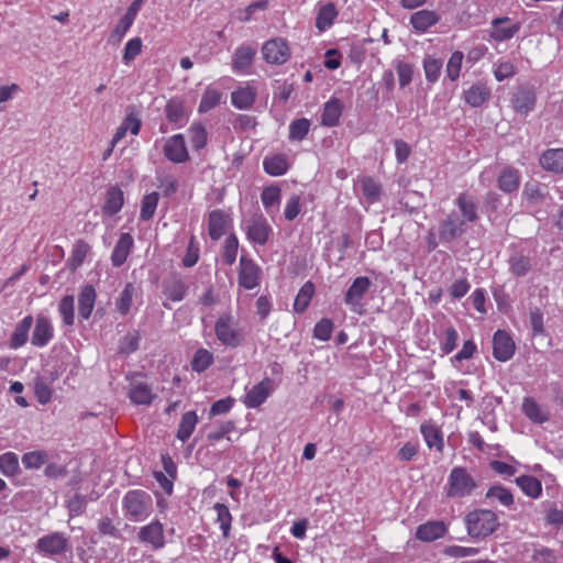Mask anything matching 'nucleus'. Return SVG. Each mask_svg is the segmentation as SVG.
<instances>
[{
	"label": "nucleus",
	"mask_w": 563,
	"mask_h": 563,
	"mask_svg": "<svg viewBox=\"0 0 563 563\" xmlns=\"http://www.w3.org/2000/svg\"><path fill=\"white\" fill-rule=\"evenodd\" d=\"M214 335L221 345L230 349L243 345L246 340L244 329L231 313H224L216 320Z\"/></svg>",
	"instance_id": "f257e3e1"
},
{
	"label": "nucleus",
	"mask_w": 563,
	"mask_h": 563,
	"mask_svg": "<svg viewBox=\"0 0 563 563\" xmlns=\"http://www.w3.org/2000/svg\"><path fill=\"white\" fill-rule=\"evenodd\" d=\"M464 522L467 533L472 538H485L494 533L499 527L497 515L489 509H475L468 512Z\"/></svg>",
	"instance_id": "f03ea898"
},
{
	"label": "nucleus",
	"mask_w": 563,
	"mask_h": 563,
	"mask_svg": "<svg viewBox=\"0 0 563 563\" xmlns=\"http://www.w3.org/2000/svg\"><path fill=\"white\" fill-rule=\"evenodd\" d=\"M125 517L131 521L145 520L153 510V500L150 494L135 489L128 492L122 500Z\"/></svg>",
	"instance_id": "7ed1b4c3"
},
{
	"label": "nucleus",
	"mask_w": 563,
	"mask_h": 563,
	"mask_svg": "<svg viewBox=\"0 0 563 563\" xmlns=\"http://www.w3.org/2000/svg\"><path fill=\"white\" fill-rule=\"evenodd\" d=\"M246 239L254 245H265L273 236V228L266 217L256 211L242 221Z\"/></svg>",
	"instance_id": "20e7f679"
},
{
	"label": "nucleus",
	"mask_w": 563,
	"mask_h": 563,
	"mask_svg": "<svg viewBox=\"0 0 563 563\" xmlns=\"http://www.w3.org/2000/svg\"><path fill=\"white\" fill-rule=\"evenodd\" d=\"M476 486L475 479L465 468L454 467L448 478L445 495L449 498H463L471 495Z\"/></svg>",
	"instance_id": "39448f33"
},
{
	"label": "nucleus",
	"mask_w": 563,
	"mask_h": 563,
	"mask_svg": "<svg viewBox=\"0 0 563 563\" xmlns=\"http://www.w3.org/2000/svg\"><path fill=\"white\" fill-rule=\"evenodd\" d=\"M262 55L264 60L271 65H283L290 58L291 51L287 40L273 37L263 44Z\"/></svg>",
	"instance_id": "423d86ee"
},
{
	"label": "nucleus",
	"mask_w": 563,
	"mask_h": 563,
	"mask_svg": "<svg viewBox=\"0 0 563 563\" xmlns=\"http://www.w3.org/2000/svg\"><path fill=\"white\" fill-rule=\"evenodd\" d=\"M262 269L254 260L242 255L239 264L238 282L240 287L251 290L261 282Z\"/></svg>",
	"instance_id": "0eeeda50"
},
{
	"label": "nucleus",
	"mask_w": 563,
	"mask_h": 563,
	"mask_svg": "<svg viewBox=\"0 0 563 563\" xmlns=\"http://www.w3.org/2000/svg\"><path fill=\"white\" fill-rule=\"evenodd\" d=\"M163 153L168 161L175 164L186 163L190 158L183 134H175L166 139L163 145Z\"/></svg>",
	"instance_id": "6e6552de"
},
{
	"label": "nucleus",
	"mask_w": 563,
	"mask_h": 563,
	"mask_svg": "<svg viewBox=\"0 0 563 563\" xmlns=\"http://www.w3.org/2000/svg\"><path fill=\"white\" fill-rule=\"evenodd\" d=\"M372 286V282L368 277L361 276L353 280L352 285L349 287L344 301L347 306L352 308L354 312L361 313L363 303L362 300L364 296L367 294L368 289Z\"/></svg>",
	"instance_id": "1a4fd4ad"
},
{
	"label": "nucleus",
	"mask_w": 563,
	"mask_h": 563,
	"mask_svg": "<svg viewBox=\"0 0 563 563\" xmlns=\"http://www.w3.org/2000/svg\"><path fill=\"white\" fill-rule=\"evenodd\" d=\"M275 389V383L272 378L266 377L258 384L246 390L244 404L249 408H257L271 396Z\"/></svg>",
	"instance_id": "9d476101"
},
{
	"label": "nucleus",
	"mask_w": 563,
	"mask_h": 563,
	"mask_svg": "<svg viewBox=\"0 0 563 563\" xmlns=\"http://www.w3.org/2000/svg\"><path fill=\"white\" fill-rule=\"evenodd\" d=\"M232 227V218L229 212L216 209L208 216V233L214 241L219 240Z\"/></svg>",
	"instance_id": "9b49d317"
},
{
	"label": "nucleus",
	"mask_w": 563,
	"mask_h": 563,
	"mask_svg": "<svg viewBox=\"0 0 563 563\" xmlns=\"http://www.w3.org/2000/svg\"><path fill=\"white\" fill-rule=\"evenodd\" d=\"M53 338L54 327L51 319L44 314H37L31 338L32 345L36 347H44Z\"/></svg>",
	"instance_id": "f8f14e48"
},
{
	"label": "nucleus",
	"mask_w": 563,
	"mask_h": 563,
	"mask_svg": "<svg viewBox=\"0 0 563 563\" xmlns=\"http://www.w3.org/2000/svg\"><path fill=\"white\" fill-rule=\"evenodd\" d=\"M516 345L511 336L504 330H498L493 338V354L496 360L506 362L515 354Z\"/></svg>",
	"instance_id": "ddd939ff"
},
{
	"label": "nucleus",
	"mask_w": 563,
	"mask_h": 563,
	"mask_svg": "<svg viewBox=\"0 0 563 563\" xmlns=\"http://www.w3.org/2000/svg\"><path fill=\"white\" fill-rule=\"evenodd\" d=\"M68 539L60 532H53L51 534L40 538L36 542L38 552L58 555L66 551Z\"/></svg>",
	"instance_id": "4468645a"
},
{
	"label": "nucleus",
	"mask_w": 563,
	"mask_h": 563,
	"mask_svg": "<svg viewBox=\"0 0 563 563\" xmlns=\"http://www.w3.org/2000/svg\"><path fill=\"white\" fill-rule=\"evenodd\" d=\"M256 48L252 45L243 44L239 46L232 57V69L238 74H250L253 65Z\"/></svg>",
	"instance_id": "2eb2a0df"
},
{
	"label": "nucleus",
	"mask_w": 563,
	"mask_h": 563,
	"mask_svg": "<svg viewBox=\"0 0 563 563\" xmlns=\"http://www.w3.org/2000/svg\"><path fill=\"white\" fill-rule=\"evenodd\" d=\"M339 15L335 4L330 1H320L317 4L316 27L319 32L329 30Z\"/></svg>",
	"instance_id": "dca6fc26"
},
{
	"label": "nucleus",
	"mask_w": 563,
	"mask_h": 563,
	"mask_svg": "<svg viewBox=\"0 0 563 563\" xmlns=\"http://www.w3.org/2000/svg\"><path fill=\"white\" fill-rule=\"evenodd\" d=\"M139 540L151 544L155 550L163 548L165 543L163 525L156 520L142 527L139 531Z\"/></svg>",
	"instance_id": "f3484780"
},
{
	"label": "nucleus",
	"mask_w": 563,
	"mask_h": 563,
	"mask_svg": "<svg viewBox=\"0 0 563 563\" xmlns=\"http://www.w3.org/2000/svg\"><path fill=\"white\" fill-rule=\"evenodd\" d=\"M520 30V24L509 18H498L492 23L490 37L498 42L511 38Z\"/></svg>",
	"instance_id": "a211bd4d"
},
{
	"label": "nucleus",
	"mask_w": 563,
	"mask_h": 563,
	"mask_svg": "<svg viewBox=\"0 0 563 563\" xmlns=\"http://www.w3.org/2000/svg\"><path fill=\"white\" fill-rule=\"evenodd\" d=\"M492 97V89L485 82H477L464 90V101L473 108L482 107Z\"/></svg>",
	"instance_id": "6ab92c4d"
},
{
	"label": "nucleus",
	"mask_w": 563,
	"mask_h": 563,
	"mask_svg": "<svg viewBox=\"0 0 563 563\" xmlns=\"http://www.w3.org/2000/svg\"><path fill=\"white\" fill-rule=\"evenodd\" d=\"M521 183L520 172L512 166H505L498 175V188L506 192H517Z\"/></svg>",
	"instance_id": "aec40b11"
},
{
	"label": "nucleus",
	"mask_w": 563,
	"mask_h": 563,
	"mask_svg": "<svg viewBox=\"0 0 563 563\" xmlns=\"http://www.w3.org/2000/svg\"><path fill=\"white\" fill-rule=\"evenodd\" d=\"M34 319L31 314L25 316L19 321L9 340V346L12 350H18L24 346L29 341L30 330L33 325Z\"/></svg>",
	"instance_id": "412c9836"
},
{
	"label": "nucleus",
	"mask_w": 563,
	"mask_h": 563,
	"mask_svg": "<svg viewBox=\"0 0 563 563\" xmlns=\"http://www.w3.org/2000/svg\"><path fill=\"white\" fill-rule=\"evenodd\" d=\"M166 118L176 128L184 126L189 118V113L185 108L184 101L179 98H172L165 106Z\"/></svg>",
	"instance_id": "4be33fe9"
},
{
	"label": "nucleus",
	"mask_w": 563,
	"mask_h": 563,
	"mask_svg": "<svg viewBox=\"0 0 563 563\" xmlns=\"http://www.w3.org/2000/svg\"><path fill=\"white\" fill-rule=\"evenodd\" d=\"M134 246V239L130 233H121L111 254V262L114 267L122 266L128 260Z\"/></svg>",
	"instance_id": "5701e85b"
},
{
	"label": "nucleus",
	"mask_w": 563,
	"mask_h": 563,
	"mask_svg": "<svg viewBox=\"0 0 563 563\" xmlns=\"http://www.w3.org/2000/svg\"><path fill=\"white\" fill-rule=\"evenodd\" d=\"M124 205V194L118 186H110L104 195L102 213L106 217L117 214Z\"/></svg>",
	"instance_id": "b1692460"
},
{
	"label": "nucleus",
	"mask_w": 563,
	"mask_h": 563,
	"mask_svg": "<svg viewBox=\"0 0 563 563\" xmlns=\"http://www.w3.org/2000/svg\"><path fill=\"white\" fill-rule=\"evenodd\" d=\"M143 0H134L132 4L129 7L126 13L119 21L118 25L113 30L111 34V38H115V42L119 43L124 37L126 32L132 26L136 14L142 5Z\"/></svg>",
	"instance_id": "393cba45"
},
{
	"label": "nucleus",
	"mask_w": 563,
	"mask_h": 563,
	"mask_svg": "<svg viewBox=\"0 0 563 563\" xmlns=\"http://www.w3.org/2000/svg\"><path fill=\"white\" fill-rule=\"evenodd\" d=\"M536 101V93L532 90L526 88L518 89L511 98L514 110L517 113L523 115L528 114L534 109Z\"/></svg>",
	"instance_id": "a878e982"
},
{
	"label": "nucleus",
	"mask_w": 563,
	"mask_h": 563,
	"mask_svg": "<svg viewBox=\"0 0 563 563\" xmlns=\"http://www.w3.org/2000/svg\"><path fill=\"white\" fill-rule=\"evenodd\" d=\"M448 529L443 521H428L420 525L416 531V538L423 542H432L445 536Z\"/></svg>",
	"instance_id": "bb28decb"
},
{
	"label": "nucleus",
	"mask_w": 563,
	"mask_h": 563,
	"mask_svg": "<svg viewBox=\"0 0 563 563\" xmlns=\"http://www.w3.org/2000/svg\"><path fill=\"white\" fill-rule=\"evenodd\" d=\"M256 95V89L250 82H246L231 93V102L238 109H249L255 102Z\"/></svg>",
	"instance_id": "cd10ccee"
},
{
	"label": "nucleus",
	"mask_w": 563,
	"mask_h": 563,
	"mask_svg": "<svg viewBox=\"0 0 563 563\" xmlns=\"http://www.w3.org/2000/svg\"><path fill=\"white\" fill-rule=\"evenodd\" d=\"M261 200H262V203H263L264 209L267 212V214L271 218H274L278 213L279 207H280V201H282L280 188L276 185H271V186L265 187L262 190Z\"/></svg>",
	"instance_id": "c85d7f7f"
},
{
	"label": "nucleus",
	"mask_w": 563,
	"mask_h": 563,
	"mask_svg": "<svg viewBox=\"0 0 563 563\" xmlns=\"http://www.w3.org/2000/svg\"><path fill=\"white\" fill-rule=\"evenodd\" d=\"M97 292L93 286L85 285L78 295V312L82 320H88L93 311Z\"/></svg>",
	"instance_id": "c756f323"
},
{
	"label": "nucleus",
	"mask_w": 563,
	"mask_h": 563,
	"mask_svg": "<svg viewBox=\"0 0 563 563\" xmlns=\"http://www.w3.org/2000/svg\"><path fill=\"white\" fill-rule=\"evenodd\" d=\"M141 126L142 121L139 115L134 112L128 113L112 137V147H114L128 132L133 135H137Z\"/></svg>",
	"instance_id": "7c9ffc66"
},
{
	"label": "nucleus",
	"mask_w": 563,
	"mask_h": 563,
	"mask_svg": "<svg viewBox=\"0 0 563 563\" xmlns=\"http://www.w3.org/2000/svg\"><path fill=\"white\" fill-rule=\"evenodd\" d=\"M343 102L338 98H331L324 103L321 114V124L325 126H336L343 112Z\"/></svg>",
	"instance_id": "2f4dec72"
},
{
	"label": "nucleus",
	"mask_w": 563,
	"mask_h": 563,
	"mask_svg": "<svg viewBox=\"0 0 563 563\" xmlns=\"http://www.w3.org/2000/svg\"><path fill=\"white\" fill-rule=\"evenodd\" d=\"M464 231L465 221L451 214L441 223L439 234L441 240L450 242L463 234Z\"/></svg>",
	"instance_id": "473e14b6"
},
{
	"label": "nucleus",
	"mask_w": 563,
	"mask_h": 563,
	"mask_svg": "<svg viewBox=\"0 0 563 563\" xmlns=\"http://www.w3.org/2000/svg\"><path fill=\"white\" fill-rule=\"evenodd\" d=\"M440 21V15L432 10H420L410 16V24L419 32L424 33Z\"/></svg>",
	"instance_id": "72a5a7b5"
},
{
	"label": "nucleus",
	"mask_w": 563,
	"mask_h": 563,
	"mask_svg": "<svg viewBox=\"0 0 563 563\" xmlns=\"http://www.w3.org/2000/svg\"><path fill=\"white\" fill-rule=\"evenodd\" d=\"M156 395L146 383H135L131 385L129 398L135 405L148 406L153 402Z\"/></svg>",
	"instance_id": "f704fd0d"
},
{
	"label": "nucleus",
	"mask_w": 563,
	"mask_h": 563,
	"mask_svg": "<svg viewBox=\"0 0 563 563\" xmlns=\"http://www.w3.org/2000/svg\"><path fill=\"white\" fill-rule=\"evenodd\" d=\"M541 166L553 173L563 172V148H551L545 151L540 158Z\"/></svg>",
	"instance_id": "c9c22d12"
},
{
	"label": "nucleus",
	"mask_w": 563,
	"mask_h": 563,
	"mask_svg": "<svg viewBox=\"0 0 563 563\" xmlns=\"http://www.w3.org/2000/svg\"><path fill=\"white\" fill-rule=\"evenodd\" d=\"M263 167L271 176H282L288 170L289 164L285 154H275L264 158Z\"/></svg>",
	"instance_id": "e433bc0d"
},
{
	"label": "nucleus",
	"mask_w": 563,
	"mask_h": 563,
	"mask_svg": "<svg viewBox=\"0 0 563 563\" xmlns=\"http://www.w3.org/2000/svg\"><path fill=\"white\" fill-rule=\"evenodd\" d=\"M533 266V260L521 253H515L509 258V271L516 277L526 276Z\"/></svg>",
	"instance_id": "4c0bfd02"
},
{
	"label": "nucleus",
	"mask_w": 563,
	"mask_h": 563,
	"mask_svg": "<svg viewBox=\"0 0 563 563\" xmlns=\"http://www.w3.org/2000/svg\"><path fill=\"white\" fill-rule=\"evenodd\" d=\"M32 388L34 396L41 405H46L52 400L54 389L51 382L46 377H35L32 383Z\"/></svg>",
	"instance_id": "58836bf2"
},
{
	"label": "nucleus",
	"mask_w": 563,
	"mask_h": 563,
	"mask_svg": "<svg viewBox=\"0 0 563 563\" xmlns=\"http://www.w3.org/2000/svg\"><path fill=\"white\" fill-rule=\"evenodd\" d=\"M136 294L137 288L132 283H128L120 292L115 300V308L121 316H126L130 312L133 305V298Z\"/></svg>",
	"instance_id": "ea45409f"
},
{
	"label": "nucleus",
	"mask_w": 563,
	"mask_h": 563,
	"mask_svg": "<svg viewBox=\"0 0 563 563\" xmlns=\"http://www.w3.org/2000/svg\"><path fill=\"white\" fill-rule=\"evenodd\" d=\"M456 206L459 207L462 217L465 221L475 222L478 219L477 207L472 196L462 192L456 198Z\"/></svg>",
	"instance_id": "a19ab883"
},
{
	"label": "nucleus",
	"mask_w": 563,
	"mask_h": 563,
	"mask_svg": "<svg viewBox=\"0 0 563 563\" xmlns=\"http://www.w3.org/2000/svg\"><path fill=\"white\" fill-rule=\"evenodd\" d=\"M90 251L91 247L86 241L77 240L73 245L70 256L68 258L70 269L76 271L80 267Z\"/></svg>",
	"instance_id": "79ce46f5"
},
{
	"label": "nucleus",
	"mask_w": 563,
	"mask_h": 563,
	"mask_svg": "<svg viewBox=\"0 0 563 563\" xmlns=\"http://www.w3.org/2000/svg\"><path fill=\"white\" fill-rule=\"evenodd\" d=\"M437 336L443 354L446 355L454 351L457 345L459 333L452 325L443 327Z\"/></svg>",
	"instance_id": "37998d69"
},
{
	"label": "nucleus",
	"mask_w": 563,
	"mask_h": 563,
	"mask_svg": "<svg viewBox=\"0 0 563 563\" xmlns=\"http://www.w3.org/2000/svg\"><path fill=\"white\" fill-rule=\"evenodd\" d=\"M421 433L430 449L434 448L438 452H442L443 434L437 424H421Z\"/></svg>",
	"instance_id": "c03bdc74"
},
{
	"label": "nucleus",
	"mask_w": 563,
	"mask_h": 563,
	"mask_svg": "<svg viewBox=\"0 0 563 563\" xmlns=\"http://www.w3.org/2000/svg\"><path fill=\"white\" fill-rule=\"evenodd\" d=\"M213 353L205 347H200L195 352L190 361V366L194 372L200 374L206 372L213 364Z\"/></svg>",
	"instance_id": "a18cd8bd"
},
{
	"label": "nucleus",
	"mask_w": 563,
	"mask_h": 563,
	"mask_svg": "<svg viewBox=\"0 0 563 563\" xmlns=\"http://www.w3.org/2000/svg\"><path fill=\"white\" fill-rule=\"evenodd\" d=\"M517 485L521 490L531 498H538L542 493L541 482L530 475H522L516 478Z\"/></svg>",
	"instance_id": "49530a36"
},
{
	"label": "nucleus",
	"mask_w": 563,
	"mask_h": 563,
	"mask_svg": "<svg viewBox=\"0 0 563 563\" xmlns=\"http://www.w3.org/2000/svg\"><path fill=\"white\" fill-rule=\"evenodd\" d=\"M221 99H222V93L220 90H218L217 88L211 87V86L207 87V89L205 90V92L201 97V100H200V103L198 107V111L200 113L209 112L210 110L216 108L218 104H220Z\"/></svg>",
	"instance_id": "de8ad7c7"
},
{
	"label": "nucleus",
	"mask_w": 563,
	"mask_h": 563,
	"mask_svg": "<svg viewBox=\"0 0 563 563\" xmlns=\"http://www.w3.org/2000/svg\"><path fill=\"white\" fill-rule=\"evenodd\" d=\"M313 295H314V285L311 282L305 283L296 296V299L294 302V310L298 313L305 312L306 309L308 308Z\"/></svg>",
	"instance_id": "09e8293b"
},
{
	"label": "nucleus",
	"mask_w": 563,
	"mask_h": 563,
	"mask_svg": "<svg viewBox=\"0 0 563 563\" xmlns=\"http://www.w3.org/2000/svg\"><path fill=\"white\" fill-rule=\"evenodd\" d=\"M358 186L362 195L371 202H375L380 197V185L372 177L364 176L360 178Z\"/></svg>",
	"instance_id": "8fccbe9b"
},
{
	"label": "nucleus",
	"mask_w": 563,
	"mask_h": 563,
	"mask_svg": "<svg viewBox=\"0 0 563 563\" xmlns=\"http://www.w3.org/2000/svg\"><path fill=\"white\" fill-rule=\"evenodd\" d=\"M422 64L426 79L431 84L435 82L441 75V70L443 67L442 59L431 55H427L424 56Z\"/></svg>",
	"instance_id": "3c124183"
},
{
	"label": "nucleus",
	"mask_w": 563,
	"mask_h": 563,
	"mask_svg": "<svg viewBox=\"0 0 563 563\" xmlns=\"http://www.w3.org/2000/svg\"><path fill=\"white\" fill-rule=\"evenodd\" d=\"M58 311L66 325L75 323V299L71 295L64 296L58 303Z\"/></svg>",
	"instance_id": "603ef678"
},
{
	"label": "nucleus",
	"mask_w": 563,
	"mask_h": 563,
	"mask_svg": "<svg viewBox=\"0 0 563 563\" xmlns=\"http://www.w3.org/2000/svg\"><path fill=\"white\" fill-rule=\"evenodd\" d=\"M517 74V65L509 59L500 58L494 64V76L496 80L503 81Z\"/></svg>",
	"instance_id": "864d4df0"
},
{
	"label": "nucleus",
	"mask_w": 563,
	"mask_h": 563,
	"mask_svg": "<svg viewBox=\"0 0 563 563\" xmlns=\"http://www.w3.org/2000/svg\"><path fill=\"white\" fill-rule=\"evenodd\" d=\"M159 196L157 192H151L143 197L141 201V211H140V218L143 221L151 220L156 211L157 205H158Z\"/></svg>",
	"instance_id": "5fc2aeb1"
},
{
	"label": "nucleus",
	"mask_w": 563,
	"mask_h": 563,
	"mask_svg": "<svg viewBox=\"0 0 563 563\" xmlns=\"http://www.w3.org/2000/svg\"><path fill=\"white\" fill-rule=\"evenodd\" d=\"M311 122L309 119L301 118L290 122L289 124V140L302 141L310 131Z\"/></svg>",
	"instance_id": "6e6d98bb"
},
{
	"label": "nucleus",
	"mask_w": 563,
	"mask_h": 563,
	"mask_svg": "<svg viewBox=\"0 0 563 563\" xmlns=\"http://www.w3.org/2000/svg\"><path fill=\"white\" fill-rule=\"evenodd\" d=\"M189 140L194 150L199 151L207 145L208 133L201 123H194L188 129Z\"/></svg>",
	"instance_id": "4d7b16f0"
},
{
	"label": "nucleus",
	"mask_w": 563,
	"mask_h": 563,
	"mask_svg": "<svg viewBox=\"0 0 563 563\" xmlns=\"http://www.w3.org/2000/svg\"><path fill=\"white\" fill-rule=\"evenodd\" d=\"M238 249H239V240H238L236 235L230 234L224 241L223 251H222V262L225 265L231 266L235 262L236 256H238Z\"/></svg>",
	"instance_id": "13d9d810"
},
{
	"label": "nucleus",
	"mask_w": 563,
	"mask_h": 563,
	"mask_svg": "<svg viewBox=\"0 0 563 563\" xmlns=\"http://www.w3.org/2000/svg\"><path fill=\"white\" fill-rule=\"evenodd\" d=\"M522 411L532 422H543L547 417L543 415L539 404L531 397H526L522 402Z\"/></svg>",
	"instance_id": "bf43d9fd"
},
{
	"label": "nucleus",
	"mask_w": 563,
	"mask_h": 563,
	"mask_svg": "<svg viewBox=\"0 0 563 563\" xmlns=\"http://www.w3.org/2000/svg\"><path fill=\"white\" fill-rule=\"evenodd\" d=\"M0 472L5 476H14L19 473V459L13 452L0 455Z\"/></svg>",
	"instance_id": "052dcab7"
},
{
	"label": "nucleus",
	"mask_w": 563,
	"mask_h": 563,
	"mask_svg": "<svg viewBox=\"0 0 563 563\" xmlns=\"http://www.w3.org/2000/svg\"><path fill=\"white\" fill-rule=\"evenodd\" d=\"M464 59V54L461 51H455L452 53L451 57L446 64V76L451 81H455L459 79L461 75L462 64Z\"/></svg>",
	"instance_id": "680f3d73"
},
{
	"label": "nucleus",
	"mask_w": 563,
	"mask_h": 563,
	"mask_svg": "<svg viewBox=\"0 0 563 563\" xmlns=\"http://www.w3.org/2000/svg\"><path fill=\"white\" fill-rule=\"evenodd\" d=\"M48 454L44 451H32L23 454L22 463L25 468L37 470L48 462Z\"/></svg>",
	"instance_id": "e2e57ef3"
},
{
	"label": "nucleus",
	"mask_w": 563,
	"mask_h": 563,
	"mask_svg": "<svg viewBox=\"0 0 563 563\" xmlns=\"http://www.w3.org/2000/svg\"><path fill=\"white\" fill-rule=\"evenodd\" d=\"M214 510L217 511V521L220 525L223 537L229 538L232 521L229 508L224 504L217 503L214 505Z\"/></svg>",
	"instance_id": "0e129e2a"
},
{
	"label": "nucleus",
	"mask_w": 563,
	"mask_h": 563,
	"mask_svg": "<svg viewBox=\"0 0 563 563\" xmlns=\"http://www.w3.org/2000/svg\"><path fill=\"white\" fill-rule=\"evenodd\" d=\"M486 498H495L506 507L514 505L512 494L503 486H492L486 493Z\"/></svg>",
	"instance_id": "69168bd1"
},
{
	"label": "nucleus",
	"mask_w": 563,
	"mask_h": 563,
	"mask_svg": "<svg viewBox=\"0 0 563 563\" xmlns=\"http://www.w3.org/2000/svg\"><path fill=\"white\" fill-rule=\"evenodd\" d=\"M142 40L140 37H133L129 40L125 44L124 51H123V62L124 64L129 65L132 60L135 59L136 56H139L142 52Z\"/></svg>",
	"instance_id": "338daca9"
},
{
	"label": "nucleus",
	"mask_w": 563,
	"mask_h": 563,
	"mask_svg": "<svg viewBox=\"0 0 563 563\" xmlns=\"http://www.w3.org/2000/svg\"><path fill=\"white\" fill-rule=\"evenodd\" d=\"M334 329L333 321L328 318L321 319L313 329V336L320 341H329Z\"/></svg>",
	"instance_id": "774afa93"
}]
</instances>
